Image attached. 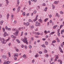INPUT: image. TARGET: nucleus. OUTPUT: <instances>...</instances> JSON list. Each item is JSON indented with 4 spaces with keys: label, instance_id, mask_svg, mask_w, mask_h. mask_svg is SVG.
<instances>
[{
    "label": "nucleus",
    "instance_id": "58836bf2",
    "mask_svg": "<svg viewBox=\"0 0 64 64\" xmlns=\"http://www.w3.org/2000/svg\"><path fill=\"white\" fill-rule=\"evenodd\" d=\"M45 44L46 45H47L48 44V42H45Z\"/></svg>",
    "mask_w": 64,
    "mask_h": 64
},
{
    "label": "nucleus",
    "instance_id": "0e129e2a",
    "mask_svg": "<svg viewBox=\"0 0 64 64\" xmlns=\"http://www.w3.org/2000/svg\"><path fill=\"white\" fill-rule=\"evenodd\" d=\"M21 47L22 48H23V47H24V45L22 44L21 46Z\"/></svg>",
    "mask_w": 64,
    "mask_h": 64
},
{
    "label": "nucleus",
    "instance_id": "6ab92c4d",
    "mask_svg": "<svg viewBox=\"0 0 64 64\" xmlns=\"http://www.w3.org/2000/svg\"><path fill=\"white\" fill-rule=\"evenodd\" d=\"M11 37H12V38H14V39H15V38H16V36H14L13 35H12V36Z\"/></svg>",
    "mask_w": 64,
    "mask_h": 64
},
{
    "label": "nucleus",
    "instance_id": "e433bc0d",
    "mask_svg": "<svg viewBox=\"0 0 64 64\" xmlns=\"http://www.w3.org/2000/svg\"><path fill=\"white\" fill-rule=\"evenodd\" d=\"M52 35H53L55 33V32H52L51 33Z\"/></svg>",
    "mask_w": 64,
    "mask_h": 64
},
{
    "label": "nucleus",
    "instance_id": "412c9836",
    "mask_svg": "<svg viewBox=\"0 0 64 64\" xmlns=\"http://www.w3.org/2000/svg\"><path fill=\"white\" fill-rule=\"evenodd\" d=\"M48 20V18H46L44 20V22H46L47 21V20Z\"/></svg>",
    "mask_w": 64,
    "mask_h": 64
},
{
    "label": "nucleus",
    "instance_id": "052dcab7",
    "mask_svg": "<svg viewBox=\"0 0 64 64\" xmlns=\"http://www.w3.org/2000/svg\"><path fill=\"white\" fill-rule=\"evenodd\" d=\"M49 16L50 18H51V17H52V15L51 14H50V16Z\"/></svg>",
    "mask_w": 64,
    "mask_h": 64
},
{
    "label": "nucleus",
    "instance_id": "f3484780",
    "mask_svg": "<svg viewBox=\"0 0 64 64\" xmlns=\"http://www.w3.org/2000/svg\"><path fill=\"white\" fill-rule=\"evenodd\" d=\"M38 21L40 23H42V20L41 19H40L38 20Z\"/></svg>",
    "mask_w": 64,
    "mask_h": 64
},
{
    "label": "nucleus",
    "instance_id": "774afa93",
    "mask_svg": "<svg viewBox=\"0 0 64 64\" xmlns=\"http://www.w3.org/2000/svg\"><path fill=\"white\" fill-rule=\"evenodd\" d=\"M24 35H25V36H26V35H27V33L26 32V33H25L24 34Z\"/></svg>",
    "mask_w": 64,
    "mask_h": 64
},
{
    "label": "nucleus",
    "instance_id": "0eeeda50",
    "mask_svg": "<svg viewBox=\"0 0 64 64\" xmlns=\"http://www.w3.org/2000/svg\"><path fill=\"white\" fill-rule=\"evenodd\" d=\"M20 3V2L19 0H18L17 2V4H16V6H18Z\"/></svg>",
    "mask_w": 64,
    "mask_h": 64
},
{
    "label": "nucleus",
    "instance_id": "ea45409f",
    "mask_svg": "<svg viewBox=\"0 0 64 64\" xmlns=\"http://www.w3.org/2000/svg\"><path fill=\"white\" fill-rule=\"evenodd\" d=\"M48 8L47 7H46L44 9V11H46L47 9Z\"/></svg>",
    "mask_w": 64,
    "mask_h": 64
},
{
    "label": "nucleus",
    "instance_id": "473e14b6",
    "mask_svg": "<svg viewBox=\"0 0 64 64\" xmlns=\"http://www.w3.org/2000/svg\"><path fill=\"white\" fill-rule=\"evenodd\" d=\"M30 27H31V28H34V26L32 25L31 26H30Z\"/></svg>",
    "mask_w": 64,
    "mask_h": 64
},
{
    "label": "nucleus",
    "instance_id": "37998d69",
    "mask_svg": "<svg viewBox=\"0 0 64 64\" xmlns=\"http://www.w3.org/2000/svg\"><path fill=\"white\" fill-rule=\"evenodd\" d=\"M29 47L30 49H31V48H32V46H31L30 45L29 46Z\"/></svg>",
    "mask_w": 64,
    "mask_h": 64
},
{
    "label": "nucleus",
    "instance_id": "8fccbe9b",
    "mask_svg": "<svg viewBox=\"0 0 64 64\" xmlns=\"http://www.w3.org/2000/svg\"><path fill=\"white\" fill-rule=\"evenodd\" d=\"M31 39L32 41L34 40V38L33 37H32L31 38Z\"/></svg>",
    "mask_w": 64,
    "mask_h": 64
},
{
    "label": "nucleus",
    "instance_id": "bb28decb",
    "mask_svg": "<svg viewBox=\"0 0 64 64\" xmlns=\"http://www.w3.org/2000/svg\"><path fill=\"white\" fill-rule=\"evenodd\" d=\"M60 13L61 14H63L64 13V12L62 11H60Z\"/></svg>",
    "mask_w": 64,
    "mask_h": 64
},
{
    "label": "nucleus",
    "instance_id": "4be33fe9",
    "mask_svg": "<svg viewBox=\"0 0 64 64\" xmlns=\"http://www.w3.org/2000/svg\"><path fill=\"white\" fill-rule=\"evenodd\" d=\"M12 30L14 31H16V29L13 28L12 29Z\"/></svg>",
    "mask_w": 64,
    "mask_h": 64
},
{
    "label": "nucleus",
    "instance_id": "a18cd8bd",
    "mask_svg": "<svg viewBox=\"0 0 64 64\" xmlns=\"http://www.w3.org/2000/svg\"><path fill=\"white\" fill-rule=\"evenodd\" d=\"M60 46L62 48H63V47H64V46H63V44H61Z\"/></svg>",
    "mask_w": 64,
    "mask_h": 64
},
{
    "label": "nucleus",
    "instance_id": "5fc2aeb1",
    "mask_svg": "<svg viewBox=\"0 0 64 64\" xmlns=\"http://www.w3.org/2000/svg\"><path fill=\"white\" fill-rule=\"evenodd\" d=\"M24 46V47H25L26 49H27V46Z\"/></svg>",
    "mask_w": 64,
    "mask_h": 64
},
{
    "label": "nucleus",
    "instance_id": "6e6d98bb",
    "mask_svg": "<svg viewBox=\"0 0 64 64\" xmlns=\"http://www.w3.org/2000/svg\"><path fill=\"white\" fill-rule=\"evenodd\" d=\"M8 27L7 26H6L5 29H6V30H8Z\"/></svg>",
    "mask_w": 64,
    "mask_h": 64
},
{
    "label": "nucleus",
    "instance_id": "393cba45",
    "mask_svg": "<svg viewBox=\"0 0 64 64\" xmlns=\"http://www.w3.org/2000/svg\"><path fill=\"white\" fill-rule=\"evenodd\" d=\"M37 13V11L36 10H35L34 11V14H36Z\"/></svg>",
    "mask_w": 64,
    "mask_h": 64
},
{
    "label": "nucleus",
    "instance_id": "864d4df0",
    "mask_svg": "<svg viewBox=\"0 0 64 64\" xmlns=\"http://www.w3.org/2000/svg\"><path fill=\"white\" fill-rule=\"evenodd\" d=\"M38 28H36L35 30V31H38Z\"/></svg>",
    "mask_w": 64,
    "mask_h": 64
},
{
    "label": "nucleus",
    "instance_id": "c03bdc74",
    "mask_svg": "<svg viewBox=\"0 0 64 64\" xmlns=\"http://www.w3.org/2000/svg\"><path fill=\"white\" fill-rule=\"evenodd\" d=\"M2 43L3 44H6V42H4V41H2Z\"/></svg>",
    "mask_w": 64,
    "mask_h": 64
},
{
    "label": "nucleus",
    "instance_id": "603ef678",
    "mask_svg": "<svg viewBox=\"0 0 64 64\" xmlns=\"http://www.w3.org/2000/svg\"><path fill=\"white\" fill-rule=\"evenodd\" d=\"M34 62H35V60H33L32 61V63H34Z\"/></svg>",
    "mask_w": 64,
    "mask_h": 64
},
{
    "label": "nucleus",
    "instance_id": "7ed1b4c3",
    "mask_svg": "<svg viewBox=\"0 0 64 64\" xmlns=\"http://www.w3.org/2000/svg\"><path fill=\"white\" fill-rule=\"evenodd\" d=\"M36 26H40V23L38 22H36Z\"/></svg>",
    "mask_w": 64,
    "mask_h": 64
},
{
    "label": "nucleus",
    "instance_id": "1a4fd4ad",
    "mask_svg": "<svg viewBox=\"0 0 64 64\" xmlns=\"http://www.w3.org/2000/svg\"><path fill=\"white\" fill-rule=\"evenodd\" d=\"M19 30H16V36H17L18 35V34L19 33Z\"/></svg>",
    "mask_w": 64,
    "mask_h": 64
},
{
    "label": "nucleus",
    "instance_id": "2f4dec72",
    "mask_svg": "<svg viewBox=\"0 0 64 64\" xmlns=\"http://www.w3.org/2000/svg\"><path fill=\"white\" fill-rule=\"evenodd\" d=\"M63 25H60V29H61V28H62V27H63Z\"/></svg>",
    "mask_w": 64,
    "mask_h": 64
},
{
    "label": "nucleus",
    "instance_id": "e2e57ef3",
    "mask_svg": "<svg viewBox=\"0 0 64 64\" xmlns=\"http://www.w3.org/2000/svg\"><path fill=\"white\" fill-rule=\"evenodd\" d=\"M42 40H43V41H45V40H46V39L45 38H42Z\"/></svg>",
    "mask_w": 64,
    "mask_h": 64
},
{
    "label": "nucleus",
    "instance_id": "20e7f679",
    "mask_svg": "<svg viewBox=\"0 0 64 64\" xmlns=\"http://www.w3.org/2000/svg\"><path fill=\"white\" fill-rule=\"evenodd\" d=\"M4 37H6V36H8V34H7L6 32H4Z\"/></svg>",
    "mask_w": 64,
    "mask_h": 64
},
{
    "label": "nucleus",
    "instance_id": "f257e3e1",
    "mask_svg": "<svg viewBox=\"0 0 64 64\" xmlns=\"http://www.w3.org/2000/svg\"><path fill=\"white\" fill-rule=\"evenodd\" d=\"M27 38L26 37L24 38V39L22 40V41L24 43H26V44H28V41L27 40Z\"/></svg>",
    "mask_w": 64,
    "mask_h": 64
},
{
    "label": "nucleus",
    "instance_id": "cd10ccee",
    "mask_svg": "<svg viewBox=\"0 0 64 64\" xmlns=\"http://www.w3.org/2000/svg\"><path fill=\"white\" fill-rule=\"evenodd\" d=\"M6 64H9V63H10V62L9 61H8L7 62H6Z\"/></svg>",
    "mask_w": 64,
    "mask_h": 64
},
{
    "label": "nucleus",
    "instance_id": "c85d7f7f",
    "mask_svg": "<svg viewBox=\"0 0 64 64\" xmlns=\"http://www.w3.org/2000/svg\"><path fill=\"white\" fill-rule=\"evenodd\" d=\"M52 8L54 10L55 9V6L54 5H52Z\"/></svg>",
    "mask_w": 64,
    "mask_h": 64
},
{
    "label": "nucleus",
    "instance_id": "dca6fc26",
    "mask_svg": "<svg viewBox=\"0 0 64 64\" xmlns=\"http://www.w3.org/2000/svg\"><path fill=\"white\" fill-rule=\"evenodd\" d=\"M23 27L18 28V30H23Z\"/></svg>",
    "mask_w": 64,
    "mask_h": 64
},
{
    "label": "nucleus",
    "instance_id": "13d9d810",
    "mask_svg": "<svg viewBox=\"0 0 64 64\" xmlns=\"http://www.w3.org/2000/svg\"><path fill=\"white\" fill-rule=\"evenodd\" d=\"M38 53H39V54H42V52L40 51Z\"/></svg>",
    "mask_w": 64,
    "mask_h": 64
},
{
    "label": "nucleus",
    "instance_id": "49530a36",
    "mask_svg": "<svg viewBox=\"0 0 64 64\" xmlns=\"http://www.w3.org/2000/svg\"><path fill=\"white\" fill-rule=\"evenodd\" d=\"M8 54L9 55V57H10V56H11V55H10V53L9 52H8Z\"/></svg>",
    "mask_w": 64,
    "mask_h": 64
},
{
    "label": "nucleus",
    "instance_id": "9b49d317",
    "mask_svg": "<svg viewBox=\"0 0 64 64\" xmlns=\"http://www.w3.org/2000/svg\"><path fill=\"white\" fill-rule=\"evenodd\" d=\"M9 16H10V15L9 14H8L7 15V19H8V18H9Z\"/></svg>",
    "mask_w": 64,
    "mask_h": 64
},
{
    "label": "nucleus",
    "instance_id": "a878e982",
    "mask_svg": "<svg viewBox=\"0 0 64 64\" xmlns=\"http://www.w3.org/2000/svg\"><path fill=\"white\" fill-rule=\"evenodd\" d=\"M44 33L45 34H47L48 33V32H47L46 30H45L44 31Z\"/></svg>",
    "mask_w": 64,
    "mask_h": 64
},
{
    "label": "nucleus",
    "instance_id": "3c124183",
    "mask_svg": "<svg viewBox=\"0 0 64 64\" xmlns=\"http://www.w3.org/2000/svg\"><path fill=\"white\" fill-rule=\"evenodd\" d=\"M21 34L20 35V36H21L23 35V32H21Z\"/></svg>",
    "mask_w": 64,
    "mask_h": 64
},
{
    "label": "nucleus",
    "instance_id": "ddd939ff",
    "mask_svg": "<svg viewBox=\"0 0 64 64\" xmlns=\"http://www.w3.org/2000/svg\"><path fill=\"white\" fill-rule=\"evenodd\" d=\"M57 26H58L57 25H55L54 26V27H53V28L54 29H56V27H57Z\"/></svg>",
    "mask_w": 64,
    "mask_h": 64
},
{
    "label": "nucleus",
    "instance_id": "338daca9",
    "mask_svg": "<svg viewBox=\"0 0 64 64\" xmlns=\"http://www.w3.org/2000/svg\"><path fill=\"white\" fill-rule=\"evenodd\" d=\"M58 62H60L61 61V60L60 59H58Z\"/></svg>",
    "mask_w": 64,
    "mask_h": 64
},
{
    "label": "nucleus",
    "instance_id": "f8f14e48",
    "mask_svg": "<svg viewBox=\"0 0 64 64\" xmlns=\"http://www.w3.org/2000/svg\"><path fill=\"white\" fill-rule=\"evenodd\" d=\"M20 8H21V7L20 6H19L18 9V10H17V12H19V10H20Z\"/></svg>",
    "mask_w": 64,
    "mask_h": 64
},
{
    "label": "nucleus",
    "instance_id": "9d476101",
    "mask_svg": "<svg viewBox=\"0 0 64 64\" xmlns=\"http://www.w3.org/2000/svg\"><path fill=\"white\" fill-rule=\"evenodd\" d=\"M56 40L57 41V42H60V40L59 39H58V37H57L56 38Z\"/></svg>",
    "mask_w": 64,
    "mask_h": 64
},
{
    "label": "nucleus",
    "instance_id": "72a5a7b5",
    "mask_svg": "<svg viewBox=\"0 0 64 64\" xmlns=\"http://www.w3.org/2000/svg\"><path fill=\"white\" fill-rule=\"evenodd\" d=\"M6 1V4H8L9 3V2L8 1V0H5Z\"/></svg>",
    "mask_w": 64,
    "mask_h": 64
},
{
    "label": "nucleus",
    "instance_id": "79ce46f5",
    "mask_svg": "<svg viewBox=\"0 0 64 64\" xmlns=\"http://www.w3.org/2000/svg\"><path fill=\"white\" fill-rule=\"evenodd\" d=\"M45 57L46 58L48 57H49V55H48V54H46V55Z\"/></svg>",
    "mask_w": 64,
    "mask_h": 64
},
{
    "label": "nucleus",
    "instance_id": "b1692460",
    "mask_svg": "<svg viewBox=\"0 0 64 64\" xmlns=\"http://www.w3.org/2000/svg\"><path fill=\"white\" fill-rule=\"evenodd\" d=\"M57 33L58 36H60V32H57Z\"/></svg>",
    "mask_w": 64,
    "mask_h": 64
},
{
    "label": "nucleus",
    "instance_id": "4d7b16f0",
    "mask_svg": "<svg viewBox=\"0 0 64 64\" xmlns=\"http://www.w3.org/2000/svg\"><path fill=\"white\" fill-rule=\"evenodd\" d=\"M42 5H43V6H45V5H46V4L45 3H44Z\"/></svg>",
    "mask_w": 64,
    "mask_h": 64
},
{
    "label": "nucleus",
    "instance_id": "680f3d73",
    "mask_svg": "<svg viewBox=\"0 0 64 64\" xmlns=\"http://www.w3.org/2000/svg\"><path fill=\"white\" fill-rule=\"evenodd\" d=\"M13 17H14V15H13V14H12V19L13 18Z\"/></svg>",
    "mask_w": 64,
    "mask_h": 64
},
{
    "label": "nucleus",
    "instance_id": "6e6552de",
    "mask_svg": "<svg viewBox=\"0 0 64 64\" xmlns=\"http://www.w3.org/2000/svg\"><path fill=\"white\" fill-rule=\"evenodd\" d=\"M58 3H59V1H55L54 2V4H58Z\"/></svg>",
    "mask_w": 64,
    "mask_h": 64
},
{
    "label": "nucleus",
    "instance_id": "423d86ee",
    "mask_svg": "<svg viewBox=\"0 0 64 64\" xmlns=\"http://www.w3.org/2000/svg\"><path fill=\"white\" fill-rule=\"evenodd\" d=\"M59 48L60 49V52H61V53H63V52L62 51V49L61 48V47H59Z\"/></svg>",
    "mask_w": 64,
    "mask_h": 64
},
{
    "label": "nucleus",
    "instance_id": "a19ab883",
    "mask_svg": "<svg viewBox=\"0 0 64 64\" xmlns=\"http://www.w3.org/2000/svg\"><path fill=\"white\" fill-rule=\"evenodd\" d=\"M42 47H44V48H45L46 46H45L44 45H42Z\"/></svg>",
    "mask_w": 64,
    "mask_h": 64
},
{
    "label": "nucleus",
    "instance_id": "bf43d9fd",
    "mask_svg": "<svg viewBox=\"0 0 64 64\" xmlns=\"http://www.w3.org/2000/svg\"><path fill=\"white\" fill-rule=\"evenodd\" d=\"M38 43H39V42H40V40H38L37 41Z\"/></svg>",
    "mask_w": 64,
    "mask_h": 64
},
{
    "label": "nucleus",
    "instance_id": "5701e85b",
    "mask_svg": "<svg viewBox=\"0 0 64 64\" xmlns=\"http://www.w3.org/2000/svg\"><path fill=\"white\" fill-rule=\"evenodd\" d=\"M36 35H40V33L39 32H37L36 33Z\"/></svg>",
    "mask_w": 64,
    "mask_h": 64
},
{
    "label": "nucleus",
    "instance_id": "7c9ffc66",
    "mask_svg": "<svg viewBox=\"0 0 64 64\" xmlns=\"http://www.w3.org/2000/svg\"><path fill=\"white\" fill-rule=\"evenodd\" d=\"M3 21H2L0 22V24L1 25H2L3 24Z\"/></svg>",
    "mask_w": 64,
    "mask_h": 64
},
{
    "label": "nucleus",
    "instance_id": "de8ad7c7",
    "mask_svg": "<svg viewBox=\"0 0 64 64\" xmlns=\"http://www.w3.org/2000/svg\"><path fill=\"white\" fill-rule=\"evenodd\" d=\"M11 30V29L10 28H8V31H10V30Z\"/></svg>",
    "mask_w": 64,
    "mask_h": 64
},
{
    "label": "nucleus",
    "instance_id": "c9c22d12",
    "mask_svg": "<svg viewBox=\"0 0 64 64\" xmlns=\"http://www.w3.org/2000/svg\"><path fill=\"white\" fill-rule=\"evenodd\" d=\"M56 58H57V59H58L59 58V57L58 55H56Z\"/></svg>",
    "mask_w": 64,
    "mask_h": 64
},
{
    "label": "nucleus",
    "instance_id": "a211bd4d",
    "mask_svg": "<svg viewBox=\"0 0 64 64\" xmlns=\"http://www.w3.org/2000/svg\"><path fill=\"white\" fill-rule=\"evenodd\" d=\"M2 58H6L7 56L5 55H4L2 56Z\"/></svg>",
    "mask_w": 64,
    "mask_h": 64
},
{
    "label": "nucleus",
    "instance_id": "39448f33",
    "mask_svg": "<svg viewBox=\"0 0 64 64\" xmlns=\"http://www.w3.org/2000/svg\"><path fill=\"white\" fill-rule=\"evenodd\" d=\"M55 16L56 17H58V18H59V17H60V15L58 14V13L56 12V14L55 15Z\"/></svg>",
    "mask_w": 64,
    "mask_h": 64
},
{
    "label": "nucleus",
    "instance_id": "aec40b11",
    "mask_svg": "<svg viewBox=\"0 0 64 64\" xmlns=\"http://www.w3.org/2000/svg\"><path fill=\"white\" fill-rule=\"evenodd\" d=\"M37 19H38V18H36L35 19H34V22H35V21H37Z\"/></svg>",
    "mask_w": 64,
    "mask_h": 64
},
{
    "label": "nucleus",
    "instance_id": "2eb2a0df",
    "mask_svg": "<svg viewBox=\"0 0 64 64\" xmlns=\"http://www.w3.org/2000/svg\"><path fill=\"white\" fill-rule=\"evenodd\" d=\"M34 56L36 58H37V57L38 56V53L36 54V55H35Z\"/></svg>",
    "mask_w": 64,
    "mask_h": 64
},
{
    "label": "nucleus",
    "instance_id": "4c0bfd02",
    "mask_svg": "<svg viewBox=\"0 0 64 64\" xmlns=\"http://www.w3.org/2000/svg\"><path fill=\"white\" fill-rule=\"evenodd\" d=\"M56 42V40H54L52 42V43H55Z\"/></svg>",
    "mask_w": 64,
    "mask_h": 64
},
{
    "label": "nucleus",
    "instance_id": "f704fd0d",
    "mask_svg": "<svg viewBox=\"0 0 64 64\" xmlns=\"http://www.w3.org/2000/svg\"><path fill=\"white\" fill-rule=\"evenodd\" d=\"M16 41L18 43H20V41L18 40H16Z\"/></svg>",
    "mask_w": 64,
    "mask_h": 64
},
{
    "label": "nucleus",
    "instance_id": "4468645a",
    "mask_svg": "<svg viewBox=\"0 0 64 64\" xmlns=\"http://www.w3.org/2000/svg\"><path fill=\"white\" fill-rule=\"evenodd\" d=\"M48 51H47V50H46V49H44V53H47V52Z\"/></svg>",
    "mask_w": 64,
    "mask_h": 64
},
{
    "label": "nucleus",
    "instance_id": "69168bd1",
    "mask_svg": "<svg viewBox=\"0 0 64 64\" xmlns=\"http://www.w3.org/2000/svg\"><path fill=\"white\" fill-rule=\"evenodd\" d=\"M16 54H14V56L15 57H16Z\"/></svg>",
    "mask_w": 64,
    "mask_h": 64
},
{
    "label": "nucleus",
    "instance_id": "09e8293b",
    "mask_svg": "<svg viewBox=\"0 0 64 64\" xmlns=\"http://www.w3.org/2000/svg\"><path fill=\"white\" fill-rule=\"evenodd\" d=\"M28 2L29 5H31V1H28Z\"/></svg>",
    "mask_w": 64,
    "mask_h": 64
},
{
    "label": "nucleus",
    "instance_id": "c756f323",
    "mask_svg": "<svg viewBox=\"0 0 64 64\" xmlns=\"http://www.w3.org/2000/svg\"><path fill=\"white\" fill-rule=\"evenodd\" d=\"M25 12H24L22 13V15L23 16H25Z\"/></svg>",
    "mask_w": 64,
    "mask_h": 64
},
{
    "label": "nucleus",
    "instance_id": "f03ea898",
    "mask_svg": "<svg viewBox=\"0 0 64 64\" xmlns=\"http://www.w3.org/2000/svg\"><path fill=\"white\" fill-rule=\"evenodd\" d=\"M23 24L24 25H25V26L27 27V26H29V25L30 24V22H27L26 23V22H24V23Z\"/></svg>",
    "mask_w": 64,
    "mask_h": 64
}]
</instances>
